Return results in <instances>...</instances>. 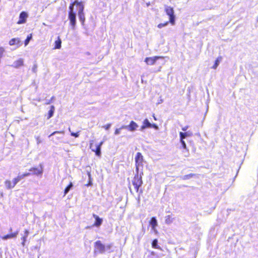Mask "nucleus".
Instances as JSON below:
<instances>
[{
    "mask_svg": "<svg viewBox=\"0 0 258 258\" xmlns=\"http://www.w3.org/2000/svg\"><path fill=\"white\" fill-rule=\"evenodd\" d=\"M75 5H76L78 7V15L83 25H84L85 21V16L84 13V6L83 2H79L78 0H75L74 2L70 4L68 13V18L70 20V24L73 29L75 28L76 24V15L74 11Z\"/></svg>",
    "mask_w": 258,
    "mask_h": 258,
    "instance_id": "f257e3e1",
    "label": "nucleus"
},
{
    "mask_svg": "<svg viewBox=\"0 0 258 258\" xmlns=\"http://www.w3.org/2000/svg\"><path fill=\"white\" fill-rule=\"evenodd\" d=\"M143 172H141L139 173V172H136L133 179L132 180V183L133 185L135 190L136 192H138L139 191L140 193L143 192L142 189L140 190V187H141L143 184V181L142 180V175Z\"/></svg>",
    "mask_w": 258,
    "mask_h": 258,
    "instance_id": "f03ea898",
    "label": "nucleus"
},
{
    "mask_svg": "<svg viewBox=\"0 0 258 258\" xmlns=\"http://www.w3.org/2000/svg\"><path fill=\"white\" fill-rule=\"evenodd\" d=\"M165 11L166 14L169 16V22H166L164 23L159 24L157 26V27L159 28H161L163 27L166 26L168 24L169 22L172 25H174L175 24V16L174 15V12L173 8L171 7L166 6V7H165Z\"/></svg>",
    "mask_w": 258,
    "mask_h": 258,
    "instance_id": "7ed1b4c3",
    "label": "nucleus"
},
{
    "mask_svg": "<svg viewBox=\"0 0 258 258\" xmlns=\"http://www.w3.org/2000/svg\"><path fill=\"white\" fill-rule=\"evenodd\" d=\"M111 247V244L105 245L100 240H97L94 243V252L104 253L106 250H110Z\"/></svg>",
    "mask_w": 258,
    "mask_h": 258,
    "instance_id": "20e7f679",
    "label": "nucleus"
},
{
    "mask_svg": "<svg viewBox=\"0 0 258 258\" xmlns=\"http://www.w3.org/2000/svg\"><path fill=\"white\" fill-rule=\"evenodd\" d=\"M135 166H136V172H139L140 167H143L144 157L141 153L138 152L135 156Z\"/></svg>",
    "mask_w": 258,
    "mask_h": 258,
    "instance_id": "39448f33",
    "label": "nucleus"
},
{
    "mask_svg": "<svg viewBox=\"0 0 258 258\" xmlns=\"http://www.w3.org/2000/svg\"><path fill=\"white\" fill-rule=\"evenodd\" d=\"M103 143V141H101L98 145H94V141L92 140L90 143V148L93 152L95 153L96 155L100 156L101 155V147Z\"/></svg>",
    "mask_w": 258,
    "mask_h": 258,
    "instance_id": "423d86ee",
    "label": "nucleus"
},
{
    "mask_svg": "<svg viewBox=\"0 0 258 258\" xmlns=\"http://www.w3.org/2000/svg\"><path fill=\"white\" fill-rule=\"evenodd\" d=\"M138 127L137 123L133 120L131 121L128 125H122V128L127 129L131 132L135 131Z\"/></svg>",
    "mask_w": 258,
    "mask_h": 258,
    "instance_id": "0eeeda50",
    "label": "nucleus"
},
{
    "mask_svg": "<svg viewBox=\"0 0 258 258\" xmlns=\"http://www.w3.org/2000/svg\"><path fill=\"white\" fill-rule=\"evenodd\" d=\"M28 17V14L26 12H22L19 16V19L17 22L18 24H24L26 22L27 18Z\"/></svg>",
    "mask_w": 258,
    "mask_h": 258,
    "instance_id": "6e6552de",
    "label": "nucleus"
},
{
    "mask_svg": "<svg viewBox=\"0 0 258 258\" xmlns=\"http://www.w3.org/2000/svg\"><path fill=\"white\" fill-rule=\"evenodd\" d=\"M160 58H161L160 56L148 57L145 58V61L148 65H153L156 60Z\"/></svg>",
    "mask_w": 258,
    "mask_h": 258,
    "instance_id": "1a4fd4ad",
    "label": "nucleus"
},
{
    "mask_svg": "<svg viewBox=\"0 0 258 258\" xmlns=\"http://www.w3.org/2000/svg\"><path fill=\"white\" fill-rule=\"evenodd\" d=\"M9 44L11 46L16 45L17 47H19L21 44V41L18 38H14L9 41Z\"/></svg>",
    "mask_w": 258,
    "mask_h": 258,
    "instance_id": "9d476101",
    "label": "nucleus"
},
{
    "mask_svg": "<svg viewBox=\"0 0 258 258\" xmlns=\"http://www.w3.org/2000/svg\"><path fill=\"white\" fill-rule=\"evenodd\" d=\"M31 174L30 172H26L22 174H19L17 177L13 179V180L16 184L19 181L26 176H28Z\"/></svg>",
    "mask_w": 258,
    "mask_h": 258,
    "instance_id": "9b49d317",
    "label": "nucleus"
},
{
    "mask_svg": "<svg viewBox=\"0 0 258 258\" xmlns=\"http://www.w3.org/2000/svg\"><path fill=\"white\" fill-rule=\"evenodd\" d=\"M29 171L32 173H30L31 174H35L37 175H41L43 172V170L42 168H38L36 167H32L29 169Z\"/></svg>",
    "mask_w": 258,
    "mask_h": 258,
    "instance_id": "f8f14e48",
    "label": "nucleus"
},
{
    "mask_svg": "<svg viewBox=\"0 0 258 258\" xmlns=\"http://www.w3.org/2000/svg\"><path fill=\"white\" fill-rule=\"evenodd\" d=\"M93 216L95 219V222L93 225L96 227L100 226L102 223V219L95 214H93Z\"/></svg>",
    "mask_w": 258,
    "mask_h": 258,
    "instance_id": "ddd939ff",
    "label": "nucleus"
},
{
    "mask_svg": "<svg viewBox=\"0 0 258 258\" xmlns=\"http://www.w3.org/2000/svg\"><path fill=\"white\" fill-rule=\"evenodd\" d=\"M5 185L6 186V188L11 189L14 187L16 184H15L13 180L12 181L10 180H6L5 181Z\"/></svg>",
    "mask_w": 258,
    "mask_h": 258,
    "instance_id": "4468645a",
    "label": "nucleus"
},
{
    "mask_svg": "<svg viewBox=\"0 0 258 258\" xmlns=\"http://www.w3.org/2000/svg\"><path fill=\"white\" fill-rule=\"evenodd\" d=\"M54 111H55L54 106L53 105H51L50 107V109L48 111L47 114L46 115H45V116L46 117V118L47 119L50 118L53 115Z\"/></svg>",
    "mask_w": 258,
    "mask_h": 258,
    "instance_id": "2eb2a0df",
    "label": "nucleus"
},
{
    "mask_svg": "<svg viewBox=\"0 0 258 258\" xmlns=\"http://www.w3.org/2000/svg\"><path fill=\"white\" fill-rule=\"evenodd\" d=\"M146 128H151V123L148 119L146 118L144 119L142 125L141 126V130H143Z\"/></svg>",
    "mask_w": 258,
    "mask_h": 258,
    "instance_id": "dca6fc26",
    "label": "nucleus"
},
{
    "mask_svg": "<svg viewBox=\"0 0 258 258\" xmlns=\"http://www.w3.org/2000/svg\"><path fill=\"white\" fill-rule=\"evenodd\" d=\"M149 223L152 226V229L154 230H155V228L158 225L156 218L155 217H152L150 220Z\"/></svg>",
    "mask_w": 258,
    "mask_h": 258,
    "instance_id": "f3484780",
    "label": "nucleus"
},
{
    "mask_svg": "<svg viewBox=\"0 0 258 258\" xmlns=\"http://www.w3.org/2000/svg\"><path fill=\"white\" fill-rule=\"evenodd\" d=\"M23 64H24L23 59L22 58H20V59L15 61L13 66L14 68H17L20 67L21 66H23Z\"/></svg>",
    "mask_w": 258,
    "mask_h": 258,
    "instance_id": "a211bd4d",
    "label": "nucleus"
},
{
    "mask_svg": "<svg viewBox=\"0 0 258 258\" xmlns=\"http://www.w3.org/2000/svg\"><path fill=\"white\" fill-rule=\"evenodd\" d=\"M54 49H60L61 46V40L59 36H58L57 39L54 42Z\"/></svg>",
    "mask_w": 258,
    "mask_h": 258,
    "instance_id": "6ab92c4d",
    "label": "nucleus"
},
{
    "mask_svg": "<svg viewBox=\"0 0 258 258\" xmlns=\"http://www.w3.org/2000/svg\"><path fill=\"white\" fill-rule=\"evenodd\" d=\"M24 232V235L21 238V239L22 240V245L23 246H24L25 245V242L26 241L27 237H28L29 233V231L27 229H25Z\"/></svg>",
    "mask_w": 258,
    "mask_h": 258,
    "instance_id": "aec40b11",
    "label": "nucleus"
},
{
    "mask_svg": "<svg viewBox=\"0 0 258 258\" xmlns=\"http://www.w3.org/2000/svg\"><path fill=\"white\" fill-rule=\"evenodd\" d=\"M221 59H222V57L219 56L215 60V63H214V65L212 66V68L213 69H216L217 68V67L218 66L219 63L221 60Z\"/></svg>",
    "mask_w": 258,
    "mask_h": 258,
    "instance_id": "412c9836",
    "label": "nucleus"
},
{
    "mask_svg": "<svg viewBox=\"0 0 258 258\" xmlns=\"http://www.w3.org/2000/svg\"><path fill=\"white\" fill-rule=\"evenodd\" d=\"M195 176H196L195 174H194V173H190V174L184 175L182 177V179H183V180H187V179H189L190 178L194 177Z\"/></svg>",
    "mask_w": 258,
    "mask_h": 258,
    "instance_id": "4be33fe9",
    "label": "nucleus"
},
{
    "mask_svg": "<svg viewBox=\"0 0 258 258\" xmlns=\"http://www.w3.org/2000/svg\"><path fill=\"white\" fill-rule=\"evenodd\" d=\"M158 240L157 239H155L153 240L152 243V246L154 248L159 249L160 247L158 245Z\"/></svg>",
    "mask_w": 258,
    "mask_h": 258,
    "instance_id": "5701e85b",
    "label": "nucleus"
},
{
    "mask_svg": "<svg viewBox=\"0 0 258 258\" xmlns=\"http://www.w3.org/2000/svg\"><path fill=\"white\" fill-rule=\"evenodd\" d=\"M72 186L73 183L71 182L64 190V196L66 195Z\"/></svg>",
    "mask_w": 258,
    "mask_h": 258,
    "instance_id": "b1692460",
    "label": "nucleus"
},
{
    "mask_svg": "<svg viewBox=\"0 0 258 258\" xmlns=\"http://www.w3.org/2000/svg\"><path fill=\"white\" fill-rule=\"evenodd\" d=\"M189 136V135L187 133L180 132V140H184V139H185L187 136Z\"/></svg>",
    "mask_w": 258,
    "mask_h": 258,
    "instance_id": "393cba45",
    "label": "nucleus"
},
{
    "mask_svg": "<svg viewBox=\"0 0 258 258\" xmlns=\"http://www.w3.org/2000/svg\"><path fill=\"white\" fill-rule=\"evenodd\" d=\"M32 38V34H30L29 35L27 36L26 39H25L24 41L25 46H26L29 43L30 40Z\"/></svg>",
    "mask_w": 258,
    "mask_h": 258,
    "instance_id": "a878e982",
    "label": "nucleus"
},
{
    "mask_svg": "<svg viewBox=\"0 0 258 258\" xmlns=\"http://www.w3.org/2000/svg\"><path fill=\"white\" fill-rule=\"evenodd\" d=\"M173 219L171 217L170 215H168L166 217L165 222L167 224H170L172 222Z\"/></svg>",
    "mask_w": 258,
    "mask_h": 258,
    "instance_id": "bb28decb",
    "label": "nucleus"
},
{
    "mask_svg": "<svg viewBox=\"0 0 258 258\" xmlns=\"http://www.w3.org/2000/svg\"><path fill=\"white\" fill-rule=\"evenodd\" d=\"M124 128H122V126L118 128H116L115 130V132H114V134L115 135H118L120 133V130H122V129H123Z\"/></svg>",
    "mask_w": 258,
    "mask_h": 258,
    "instance_id": "cd10ccee",
    "label": "nucleus"
},
{
    "mask_svg": "<svg viewBox=\"0 0 258 258\" xmlns=\"http://www.w3.org/2000/svg\"><path fill=\"white\" fill-rule=\"evenodd\" d=\"M79 133H80L79 131L77 133L72 132L71 133V135L72 136L75 137V138H78L80 135Z\"/></svg>",
    "mask_w": 258,
    "mask_h": 258,
    "instance_id": "c85d7f7f",
    "label": "nucleus"
},
{
    "mask_svg": "<svg viewBox=\"0 0 258 258\" xmlns=\"http://www.w3.org/2000/svg\"><path fill=\"white\" fill-rule=\"evenodd\" d=\"M55 134H61L63 135L64 132L63 131H55V132H53L51 134H50L49 137H50Z\"/></svg>",
    "mask_w": 258,
    "mask_h": 258,
    "instance_id": "c756f323",
    "label": "nucleus"
},
{
    "mask_svg": "<svg viewBox=\"0 0 258 258\" xmlns=\"http://www.w3.org/2000/svg\"><path fill=\"white\" fill-rule=\"evenodd\" d=\"M180 141L182 144L183 148L184 149H186V145L185 142H184V140H180Z\"/></svg>",
    "mask_w": 258,
    "mask_h": 258,
    "instance_id": "7c9ffc66",
    "label": "nucleus"
},
{
    "mask_svg": "<svg viewBox=\"0 0 258 258\" xmlns=\"http://www.w3.org/2000/svg\"><path fill=\"white\" fill-rule=\"evenodd\" d=\"M111 126V124L110 123H108V124H106L105 125H104L103 127L106 130H108Z\"/></svg>",
    "mask_w": 258,
    "mask_h": 258,
    "instance_id": "2f4dec72",
    "label": "nucleus"
},
{
    "mask_svg": "<svg viewBox=\"0 0 258 258\" xmlns=\"http://www.w3.org/2000/svg\"><path fill=\"white\" fill-rule=\"evenodd\" d=\"M151 127L154 128L156 130H157L158 128L157 125L155 123H153V124L151 123Z\"/></svg>",
    "mask_w": 258,
    "mask_h": 258,
    "instance_id": "473e14b6",
    "label": "nucleus"
},
{
    "mask_svg": "<svg viewBox=\"0 0 258 258\" xmlns=\"http://www.w3.org/2000/svg\"><path fill=\"white\" fill-rule=\"evenodd\" d=\"M4 51H5L4 48L3 47H0V57L2 56Z\"/></svg>",
    "mask_w": 258,
    "mask_h": 258,
    "instance_id": "72a5a7b5",
    "label": "nucleus"
},
{
    "mask_svg": "<svg viewBox=\"0 0 258 258\" xmlns=\"http://www.w3.org/2000/svg\"><path fill=\"white\" fill-rule=\"evenodd\" d=\"M188 128V126H185L182 128V131H185Z\"/></svg>",
    "mask_w": 258,
    "mask_h": 258,
    "instance_id": "f704fd0d",
    "label": "nucleus"
},
{
    "mask_svg": "<svg viewBox=\"0 0 258 258\" xmlns=\"http://www.w3.org/2000/svg\"><path fill=\"white\" fill-rule=\"evenodd\" d=\"M128 187H129V189H130V190L131 193V194H133V192H132V188H131V187H130V186H128Z\"/></svg>",
    "mask_w": 258,
    "mask_h": 258,
    "instance_id": "c9c22d12",
    "label": "nucleus"
},
{
    "mask_svg": "<svg viewBox=\"0 0 258 258\" xmlns=\"http://www.w3.org/2000/svg\"><path fill=\"white\" fill-rule=\"evenodd\" d=\"M91 185V182L90 181H89V183L88 184H87V185Z\"/></svg>",
    "mask_w": 258,
    "mask_h": 258,
    "instance_id": "e433bc0d",
    "label": "nucleus"
},
{
    "mask_svg": "<svg viewBox=\"0 0 258 258\" xmlns=\"http://www.w3.org/2000/svg\"><path fill=\"white\" fill-rule=\"evenodd\" d=\"M57 140H60V138H57Z\"/></svg>",
    "mask_w": 258,
    "mask_h": 258,
    "instance_id": "4c0bfd02",
    "label": "nucleus"
},
{
    "mask_svg": "<svg viewBox=\"0 0 258 258\" xmlns=\"http://www.w3.org/2000/svg\"><path fill=\"white\" fill-rule=\"evenodd\" d=\"M89 174V177H90V176H91L90 174L89 173V174Z\"/></svg>",
    "mask_w": 258,
    "mask_h": 258,
    "instance_id": "58836bf2",
    "label": "nucleus"
}]
</instances>
